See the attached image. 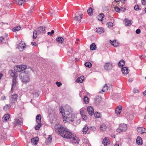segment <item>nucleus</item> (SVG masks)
Returning <instances> with one entry per match:
<instances>
[{"instance_id": "7c9ffc66", "label": "nucleus", "mask_w": 146, "mask_h": 146, "mask_svg": "<svg viewBox=\"0 0 146 146\" xmlns=\"http://www.w3.org/2000/svg\"><path fill=\"white\" fill-rule=\"evenodd\" d=\"M25 2V0H16V2L18 5H22Z\"/></svg>"}, {"instance_id": "f3484780", "label": "nucleus", "mask_w": 146, "mask_h": 146, "mask_svg": "<svg viewBox=\"0 0 146 146\" xmlns=\"http://www.w3.org/2000/svg\"><path fill=\"white\" fill-rule=\"evenodd\" d=\"M102 100V98L101 97L98 96L96 98L94 101V103L96 105L98 104L101 102Z\"/></svg>"}, {"instance_id": "052dcab7", "label": "nucleus", "mask_w": 146, "mask_h": 146, "mask_svg": "<svg viewBox=\"0 0 146 146\" xmlns=\"http://www.w3.org/2000/svg\"><path fill=\"white\" fill-rule=\"evenodd\" d=\"M141 32V31L140 29H137L136 31V33L137 34H139Z\"/></svg>"}, {"instance_id": "49530a36", "label": "nucleus", "mask_w": 146, "mask_h": 146, "mask_svg": "<svg viewBox=\"0 0 146 146\" xmlns=\"http://www.w3.org/2000/svg\"><path fill=\"white\" fill-rule=\"evenodd\" d=\"M75 121H75H74V122ZM76 121V123L75 122H74L73 123V125L75 126H76L77 125L79 124L81 122V120L80 119H78Z\"/></svg>"}, {"instance_id": "ea45409f", "label": "nucleus", "mask_w": 146, "mask_h": 146, "mask_svg": "<svg viewBox=\"0 0 146 146\" xmlns=\"http://www.w3.org/2000/svg\"><path fill=\"white\" fill-rule=\"evenodd\" d=\"M88 129V128L86 125L83 127V132L84 134H86V133Z\"/></svg>"}, {"instance_id": "a19ab883", "label": "nucleus", "mask_w": 146, "mask_h": 146, "mask_svg": "<svg viewBox=\"0 0 146 146\" xmlns=\"http://www.w3.org/2000/svg\"><path fill=\"white\" fill-rule=\"evenodd\" d=\"M21 27L20 26H17L13 28L12 29V31L13 32H15L16 31H18L21 29Z\"/></svg>"}, {"instance_id": "8fccbe9b", "label": "nucleus", "mask_w": 146, "mask_h": 146, "mask_svg": "<svg viewBox=\"0 0 146 146\" xmlns=\"http://www.w3.org/2000/svg\"><path fill=\"white\" fill-rule=\"evenodd\" d=\"M94 115L96 117L98 118L100 117V115L98 112H96L94 114Z\"/></svg>"}, {"instance_id": "4c0bfd02", "label": "nucleus", "mask_w": 146, "mask_h": 146, "mask_svg": "<svg viewBox=\"0 0 146 146\" xmlns=\"http://www.w3.org/2000/svg\"><path fill=\"white\" fill-rule=\"evenodd\" d=\"M36 123H38V124L35 127V128L36 130H38L42 125V124L41 123V122Z\"/></svg>"}, {"instance_id": "c9c22d12", "label": "nucleus", "mask_w": 146, "mask_h": 146, "mask_svg": "<svg viewBox=\"0 0 146 146\" xmlns=\"http://www.w3.org/2000/svg\"><path fill=\"white\" fill-rule=\"evenodd\" d=\"M41 116L39 114L36 116V122H41Z\"/></svg>"}, {"instance_id": "4be33fe9", "label": "nucleus", "mask_w": 146, "mask_h": 146, "mask_svg": "<svg viewBox=\"0 0 146 146\" xmlns=\"http://www.w3.org/2000/svg\"><path fill=\"white\" fill-rule=\"evenodd\" d=\"M136 143L139 145H141L142 144V140L141 138L140 137H137L136 140Z\"/></svg>"}, {"instance_id": "a18cd8bd", "label": "nucleus", "mask_w": 146, "mask_h": 146, "mask_svg": "<svg viewBox=\"0 0 146 146\" xmlns=\"http://www.w3.org/2000/svg\"><path fill=\"white\" fill-rule=\"evenodd\" d=\"M92 11L93 9L91 7L89 8L88 9L87 12L89 15H92Z\"/></svg>"}, {"instance_id": "58836bf2", "label": "nucleus", "mask_w": 146, "mask_h": 146, "mask_svg": "<svg viewBox=\"0 0 146 146\" xmlns=\"http://www.w3.org/2000/svg\"><path fill=\"white\" fill-rule=\"evenodd\" d=\"M108 88V87L107 85L106 84H105L103 86V88L102 90V91L103 92H106L107 91Z\"/></svg>"}, {"instance_id": "c85d7f7f", "label": "nucleus", "mask_w": 146, "mask_h": 146, "mask_svg": "<svg viewBox=\"0 0 146 146\" xmlns=\"http://www.w3.org/2000/svg\"><path fill=\"white\" fill-rule=\"evenodd\" d=\"M10 115L7 114H5L3 117L2 119L3 120L7 121L10 118Z\"/></svg>"}, {"instance_id": "79ce46f5", "label": "nucleus", "mask_w": 146, "mask_h": 146, "mask_svg": "<svg viewBox=\"0 0 146 146\" xmlns=\"http://www.w3.org/2000/svg\"><path fill=\"white\" fill-rule=\"evenodd\" d=\"M84 102L86 104H88L89 102V99L86 96H85L84 98Z\"/></svg>"}, {"instance_id": "20e7f679", "label": "nucleus", "mask_w": 146, "mask_h": 146, "mask_svg": "<svg viewBox=\"0 0 146 146\" xmlns=\"http://www.w3.org/2000/svg\"><path fill=\"white\" fill-rule=\"evenodd\" d=\"M127 129V125L124 123L120 124L118 128L117 129V131L119 133L125 131Z\"/></svg>"}, {"instance_id": "0e129e2a", "label": "nucleus", "mask_w": 146, "mask_h": 146, "mask_svg": "<svg viewBox=\"0 0 146 146\" xmlns=\"http://www.w3.org/2000/svg\"><path fill=\"white\" fill-rule=\"evenodd\" d=\"M133 80V78H129V79L128 80V81H129V82H131Z\"/></svg>"}, {"instance_id": "37998d69", "label": "nucleus", "mask_w": 146, "mask_h": 146, "mask_svg": "<svg viewBox=\"0 0 146 146\" xmlns=\"http://www.w3.org/2000/svg\"><path fill=\"white\" fill-rule=\"evenodd\" d=\"M33 38L34 39H35L37 36V33H38L37 31H34L33 32Z\"/></svg>"}, {"instance_id": "9b49d317", "label": "nucleus", "mask_w": 146, "mask_h": 146, "mask_svg": "<svg viewBox=\"0 0 146 146\" xmlns=\"http://www.w3.org/2000/svg\"><path fill=\"white\" fill-rule=\"evenodd\" d=\"M25 44L22 42L19 43L18 46V48L19 50L21 51H23L25 48Z\"/></svg>"}, {"instance_id": "aec40b11", "label": "nucleus", "mask_w": 146, "mask_h": 146, "mask_svg": "<svg viewBox=\"0 0 146 146\" xmlns=\"http://www.w3.org/2000/svg\"><path fill=\"white\" fill-rule=\"evenodd\" d=\"M56 40L59 43L62 44L64 42V38L61 37H57L56 39Z\"/></svg>"}, {"instance_id": "09e8293b", "label": "nucleus", "mask_w": 146, "mask_h": 146, "mask_svg": "<svg viewBox=\"0 0 146 146\" xmlns=\"http://www.w3.org/2000/svg\"><path fill=\"white\" fill-rule=\"evenodd\" d=\"M107 26L108 27H113V24L112 23L109 22L107 23Z\"/></svg>"}, {"instance_id": "bf43d9fd", "label": "nucleus", "mask_w": 146, "mask_h": 146, "mask_svg": "<svg viewBox=\"0 0 146 146\" xmlns=\"http://www.w3.org/2000/svg\"><path fill=\"white\" fill-rule=\"evenodd\" d=\"M31 44L33 46H36L37 45V44H36V43L35 42H31Z\"/></svg>"}, {"instance_id": "6e6d98bb", "label": "nucleus", "mask_w": 146, "mask_h": 146, "mask_svg": "<svg viewBox=\"0 0 146 146\" xmlns=\"http://www.w3.org/2000/svg\"><path fill=\"white\" fill-rule=\"evenodd\" d=\"M82 116L83 120H86L87 119V116L86 114H85Z\"/></svg>"}, {"instance_id": "1a4fd4ad", "label": "nucleus", "mask_w": 146, "mask_h": 146, "mask_svg": "<svg viewBox=\"0 0 146 146\" xmlns=\"http://www.w3.org/2000/svg\"><path fill=\"white\" fill-rule=\"evenodd\" d=\"M9 72L11 76L13 78V79L17 78L18 76V74L15 71L11 70L9 71Z\"/></svg>"}, {"instance_id": "72a5a7b5", "label": "nucleus", "mask_w": 146, "mask_h": 146, "mask_svg": "<svg viewBox=\"0 0 146 146\" xmlns=\"http://www.w3.org/2000/svg\"><path fill=\"white\" fill-rule=\"evenodd\" d=\"M111 44L112 45L115 47H117L119 45V44L116 40L111 41Z\"/></svg>"}, {"instance_id": "473e14b6", "label": "nucleus", "mask_w": 146, "mask_h": 146, "mask_svg": "<svg viewBox=\"0 0 146 146\" xmlns=\"http://www.w3.org/2000/svg\"><path fill=\"white\" fill-rule=\"evenodd\" d=\"M52 139V137L50 135H49L48 138L46 141V143L47 144L50 143L51 142Z\"/></svg>"}, {"instance_id": "69168bd1", "label": "nucleus", "mask_w": 146, "mask_h": 146, "mask_svg": "<svg viewBox=\"0 0 146 146\" xmlns=\"http://www.w3.org/2000/svg\"><path fill=\"white\" fill-rule=\"evenodd\" d=\"M3 76V75L2 73H0V80L1 79V77H2Z\"/></svg>"}, {"instance_id": "2eb2a0df", "label": "nucleus", "mask_w": 146, "mask_h": 146, "mask_svg": "<svg viewBox=\"0 0 146 146\" xmlns=\"http://www.w3.org/2000/svg\"><path fill=\"white\" fill-rule=\"evenodd\" d=\"M17 78H13V79L12 83V88L11 91H12L13 89H14L15 87L16 86V84L17 83Z\"/></svg>"}, {"instance_id": "dca6fc26", "label": "nucleus", "mask_w": 146, "mask_h": 146, "mask_svg": "<svg viewBox=\"0 0 146 146\" xmlns=\"http://www.w3.org/2000/svg\"><path fill=\"white\" fill-rule=\"evenodd\" d=\"M122 107L121 106H118L115 110V113L116 114H119L121 111Z\"/></svg>"}, {"instance_id": "5701e85b", "label": "nucleus", "mask_w": 146, "mask_h": 146, "mask_svg": "<svg viewBox=\"0 0 146 146\" xmlns=\"http://www.w3.org/2000/svg\"><path fill=\"white\" fill-rule=\"evenodd\" d=\"M104 17V15L103 13H101L98 15L97 18L100 21H102L103 20V18Z\"/></svg>"}, {"instance_id": "6e6552de", "label": "nucleus", "mask_w": 146, "mask_h": 146, "mask_svg": "<svg viewBox=\"0 0 146 146\" xmlns=\"http://www.w3.org/2000/svg\"><path fill=\"white\" fill-rule=\"evenodd\" d=\"M105 69L109 70H111L113 68L112 63L111 62H108L105 64L104 66Z\"/></svg>"}, {"instance_id": "b1692460", "label": "nucleus", "mask_w": 146, "mask_h": 146, "mask_svg": "<svg viewBox=\"0 0 146 146\" xmlns=\"http://www.w3.org/2000/svg\"><path fill=\"white\" fill-rule=\"evenodd\" d=\"M96 31L97 33L99 34H101L103 33L104 31V29L102 27L96 28Z\"/></svg>"}, {"instance_id": "cd10ccee", "label": "nucleus", "mask_w": 146, "mask_h": 146, "mask_svg": "<svg viewBox=\"0 0 146 146\" xmlns=\"http://www.w3.org/2000/svg\"><path fill=\"white\" fill-rule=\"evenodd\" d=\"M84 79V77L83 76H81L79 78H78L76 80V82L78 83H82Z\"/></svg>"}, {"instance_id": "f704fd0d", "label": "nucleus", "mask_w": 146, "mask_h": 146, "mask_svg": "<svg viewBox=\"0 0 146 146\" xmlns=\"http://www.w3.org/2000/svg\"><path fill=\"white\" fill-rule=\"evenodd\" d=\"M125 64V61L123 60H121L118 63V65L119 67H121Z\"/></svg>"}, {"instance_id": "a878e982", "label": "nucleus", "mask_w": 146, "mask_h": 146, "mask_svg": "<svg viewBox=\"0 0 146 146\" xmlns=\"http://www.w3.org/2000/svg\"><path fill=\"white\" fill-rule=\"evenodd\" d=\"M107 128V126L104 124H101L100 126V129L101 130L103 131H105L106 130Z\"/></svg>"}, {"instance_id": "f03ea898", "label": "nucleus", "mask_w": 146, "mask_h": 146, "mask_svg": "<svg viewBox=\"0 0 146 146\" xmlns=\"http://www.w3.org/2000/svg\"><path fill=\"white\" fill-rule=\"evenodd\" d=\"M57 130L58 131V133L65 138L70 139L73 135L68 129L62 126L59 127Z\"/></svg>"}, {"instance_id": "c756f323", "label": "nucleus", "mask_w": 146, "mask_h": 146, "mask_svg": "<svg viewBox=\"0 0 146 146\" xmlns=\"http://www.w3.org/2000/svg\"><path fill=\"white\" fill-rule=\"evenodd\" d=\"M90 49L92 50H94L96 49V46L94 43L92 44L90 46Z\"/></svg>"}, {"instance_id": "338daca9", "label": "nucleus", "mask_w": 146, "mask_h": 146, "mask_svg": "<svg viewBox=\"0 0 146 146\" xmlns=\"http://www.w3.org/2000/svg\"><path fill=\"white\" fill-rule=\"evenodd\" d=\"M143 94L144 95H146V90H145L143 92Z\"/></svg>"}, {"instance_id": "9d476101", "label": "nucleus", "mask_w": 146, "mask_h": 146, "mask_svg": "<svg viewBox=\"0 0 146 146\" xmlns=\"http://www.w3.org/2000/svg\"><path fill=\"white\" fill-rule=\"evenodd\" d=\"M87 111L90 115H92L94 113V110L93 107L90 106L87 107Z\"/></svg>"}, {"instance_id": "5fc2aeb1", "label": "nucleus", "mask_w": 146, "mask_h": 146, "mask_svg": "<svg viewBox=\"0 0 146 146\" xmlns=\"http://www.w3.org/2000/svg\"><path fill=\"white\" fill-rule=\"evenodd\" d=\"M0 41L2 42H4L5 41V38L2 36H0Z\"/></svg>"}, {"instance_id": "2f4dec72", "label": "nucleus", "mask_w": 146, "mask_h": 146, "mask_svg": "<svg viewBox=\"0 0 146 146\" xmlns=\"http://www.w3.org/2000/svg\"><path fill=\"white\" fill-rule=\"evenodd\" d=\"M59 110L60 113L62 114V117L64 115L65 113V112H64V110L62 106L60 108Z\"/></svg>"}, {"instance_id": "0eeeda50", "label": "nucleus", "mask_w": 146, "mask_h": 146, "mask_svg": "<svg viewBox=\"0 0 146 146\" xmlns=\"http://www.w3.org/2000/svg\"><path fill=\"white\" fill-rule=\"evenodd\" d=\"M14 125L18 124L21 125L23 124L22 119L21 117H16L14 122Z\"/></svg>"}, {"instance_id": "864d4df0", "label": "nucleus", "mask_w": 146, "mask_h": 146, "mask_svg": "<svg viewBox=\"0 0 146 146\" xmlns=\"http://www.w3.org/2000/svg\"><path fill=\"white\" fill-rule=\"evenodd\" d=\"M54 30H52L51 31V32H48L47 33V34L48 35H49L50 36H52V34L54 33Z\"/></svg>"}, {"instance_id": "680f3d73", "label": "nucleus", "mask_w": 146, "mask_h": 146, "mask_svg": "<svg viewBox=\"0 0 146 146\" xmlns=\"http://www.w3.org/2000/svg\"><path fill=\"white\" fill-rule=\"evenodd\" d=\"M142 3L143 5H145L146 4V1H142Z\"/></svg>"}, {"instance_id": "bb28decb", "label": "nucleus", "mask_w": 146, "mask_h": 146, "mask_svg": "<svg viewBox=\"0 0 146 146\" xmlns=\"http://www.w3.org/2000/svg\"><path fill=\"white\" fill-rule=\"evenodd\" d=\"M115 11L117 12H120V11H122L123 12H124L125 10V9L123 8V7H121L120 9L119 8L115 7L114 8Z\"/></svg>"}, {"instance_id": "423d86ee", "label": "nucleus", "mask_w": 146, "mask_h": 146, "mask_svg": "<svg viewBox=\"0 0 146 146\" xmlns=\"http://www.w3.org/2000/svg\"><path fill=\"white\" fill-rule=\"evenodd\" d=\"M69 139L70 142L73 144H78L79 143L80 140L74 134H73L72 137H71Z\"/></svg>"}, {"instance_id": "ddd939ff", "label": "nucleus", "mask_w": 146, "mask_h": 146, "mask_svg": "<svg viewBox=\"0 0 146 146\" xmlns=\"http://www.w3.org/2000/svg\"><path fill=\"white\" fill-rule=\"evenodd\" d=\"M137 130L139 133L141 134L146 133V129L145 128L143 127H138Z\"/></svg>"}, {"instance_id": "412c9836", "label": "nucleus", "mask_w": 146, "mask_h": 146, "mask_svg": "<svg viewBox=\"0 0 146 146\" xmlns=\"http://www.w3.org/2000/svg\"><path fill=\"white\" fill-rule=\"evenodd\" d=\"M110 143V142L109 141L108 138L106 137L104 138L102 142V143L105 145H107L109 144Z\"/></svg>"}, {"instance_id": "f257e3e1", "label": "nucleus", "mask_w": 146, "mask_h": 146, "mask_svg": "<svg viewBox=\"0 0 146 146\" xmlns=\"http://www.w3.org/2000/svg\"><path fill=\"white\" fill-rule=\"evenodd\" d=\"M73 112V110L71 108L65 111V115L63 117V120L64 123L75 121L74 119L75 115Z\"/></svg>"}, {"instance_id": "f8f14e48", "label": "nucleus", "mask_w": 146, "mask_h": 146, "mask_svg": "<svg viewBox=\"0 0 146 146\" xmlns=\"http://www.w3.org/2000/svg\"><path fill=\"white\" fill-rule=\"evenodd\" d=\"M17 97L18 95L16 94L12 95L10 98V100L13 103H15L17 100Z\"/></svg>"}, {"instance_id": "7ed1b4c3", "label": "nucleus", "mask_w": 146, "mask_h": 146, "mask_svg": "<svg viewBox=\"0 0 146 146\" xmlns=\"http://www.w3.org/2000/svg\"><path fill=\"white\" fill-rule=\"evenodd\" d=\"M19 77L21 80L24 84H26L30 81L29 73L26 71L21 73Z\"/></svg>"}, {"instance_id": "a211bd4d", "label": "nucleus", "mask_w": 146, "mask_h": 146, "mask_svg": "<svg viewBox=\"0 0 146 146\" xmlns=\"http://www.w3.org/2000/svg\"><path fill=\"white\" fill-rule=\"evenodd\" d=\"M45 30V28L44 27H40L36 29V31L38 34L42 33Z\"/></svg>"}, {"instance_id": "3c124183", "label": "nucleus", "mask_w": 146, "mask_h": 146, "mask_svg": "<svg viewBox=\"0 0 146 146\" xmlns=\"http://www.w3.org/2000/svg\"><path fill=\"white\" fill-rule=\"evenodd\" d=\"M80 113L82 116L86 114L84 111L81 109H80Z\"/></svg>"}, {"instance_id": "603ef678", "label": "nucleus", "mask_w": 146, "mask_h": 146, "mask_svg": "<svg viewBox=\"0 0 146 146\" xmlns=\"http://www.w3.org/2000/svg\"><path fill=\"white\" fill-rule=\"evenodd\" d=\"M134 93H138L139 92V90L137 88H134L133 90Z\"/></svg>"}, {"instance_id": "393cba45", "label": "nucleus", "mask_w": 146, "mask_h": 146, "mask_svg": "<svg viewBox=\"0 0 146 146\" xmlns=\"http://www.w3.org/2000/svg\"><path fill=\"white\" fill-rule=\"evenodd\" d=\"M38 141V138L36 137L33 138L31 139V142L34 145H36Z\"/></svg>"}, {"instance_id": "13d9d810", "label": "nucleus", "mask_w": 146, "mask_h": 146, "mask_svg": "<svg viewBox=\"0 0 146 146\" xmlns=\"http://www.w3.org/2000/svg\"><path fill=\"white\" fill-rule=\"evenodd\" d=\"M56 84L57 85L58 87H59L62 85V84L61 82H56Z\"/></svg>"}, {"instance_id": "e433bc0d", "label": "nucleus", "mask_w": 146, "mask_h": 146, "mask_svg": "<svg viewBox=\"0 0 146 146\" xmlns=\"http://www.w3.org/2000/svg\"><path fill=\"white\" fill-rule=\"evenodd\" d=\"M125 25L126 26H129L131 24V21L130 20H128L127 19H125Z\"/></svg>"}, {"instance_id": "39448f33", "label": "nucleus", "mask_w": 146, "mask_h": 146, "mask_svg": "<svg viewBox=\"0 0 146 146\" xmlns=\"http://www.w3.org/2000/svg\"><path fill=\"white\" fill-rule=\"evenodd\" d=\"M26 68V65H21L15 66L14 67V69L16 72H20L25 70Z\"/></svg>"}, {"instance_id": "de8ad7c7", "label": "nucleus", "mask_w": 146, "mask_h": 146, "mask_svg": "<svg viewBox=\"0 0 146 146\" xmlns=\"http://www.w3.org/2000/svg\"><path fill=\"white\" fill-rule=\"evenodd\" d=\"M85 65L88 68H90L92 67V64L91 63L89 62H87L85 64Z\"/></svg>"}, {"instance_id": "6ab92c4d", "label": "nucleus", "mask_w": 146, "mask_h": 146, "mask_svg": "<svg viewBox=\"0 0 146 146\" xmlns=\"http://www.w3.org/2000/svg\"><path fill=\"white\" fill-rule=\"evenodd\" d=\"M121 71L123 74H127L129 72L127 68L123 67L121 69Z\"/></svg>"}, {"instance_id": "4d7b16f0", "label": "nucleus", "mask_w": 146, "mask_h": 146, "mask_svg": "<svg viewBox=\"0 0 146 146\" xmlns=\"http://www.w3.org/2000/svg\"><path fill=\"white\" fill-rule=\"evenodd\" d=\"M134 9L135 10L138 11L139 9V8L138 5H136L134 7Z\"/></svg>"}, {"instance_id": "c03bdc74", "label": "nucleus", "mask_w": 146, "mask_h": 146, "mask_svg": "<svg viewBox=\"0 0 146 146\" xmlns=\"http://www.w3.org/2000/svg\"><path fill=\"white\" fill-rule=\"evenodd\" d=\"M11 106L9 104H7L5 105L4 107V109L5 111L8 110L10 108Z\"/></svg>"}, {"instance_id": "774afa93", "label": "nucleus", "mask_w": 146, "mask_h": 146, "mask_svg": "<svg viewBox=\"0 0 146 146\" xmlns=\"http://www.w3.org/2000/svg\"><path fill=\"white\" fill-rule=\"evenodd\" d=\"M91 128L93 130H95V129H96V128H95V127H91Z\"/></svg>"}, {"instance_id": "e2e57ef3", "label": "nucleus", "mask_w": 146, "mask_h": 146, "mask_svg": "<svg viewBox=\"0 0 146 146\" xmlns=\"http://www.w3.org/2000/svg\"><path fill=\"white\" fill-rule=\"evenodd\" d=\"M68 50L71 53V51H72V49L70 48H69V49H68Z\"/></svg>"}, {"instance_id": "4468645a", "label": "nucleus", "mask_w": 146, "mask_h": 146, "mask_svg": "<svg viewBox=\"0 0 146 146\" xmlns=\"http://www.w3.org/2000/svg\"><path fill=\"white\" fill-rule=\"evenodd\" d=\"M77 15V14L76 13V15L74 19V20L77 21H80L83 17V14H80L78 16Z\"/></svg>"}]
</instances>
